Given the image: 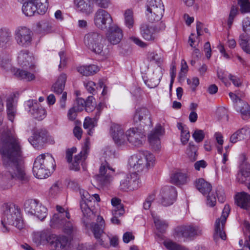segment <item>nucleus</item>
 <instances>
[{
  "label": "nucleus",
  "instance_id": "nucleus-23",
  "mask_svg": "<svg viewBox=\"0 0 250 250\" xmlns=\"http://www.w3.org/2000/svg\"><path fill=\"white\" fill-rule=\"evenodd\" d=\"M26 104L29 112L35 119L42 120L46 117L45 109L36 100H29Z\"/></svg>",
  "mask_w": 250,
  "mask_h": 250
},
{
  "label": "nucleus",
  "instance_id": "nucleus-1",
  "mask_svg": "<svg viewBox=\"0 0 250 250\" xmlns=\"http://www.w3.org/2000/svg\"><path fill=\"white\" fill-rule=\"evenodd\" d=\"M0 153L6 170L3 174L5 180H15L24 184L29 181V176L21 165L23 151L21 141L7 128L0 129Z\"/></svg>",
  "mask_w": 250,
  "mask_h": 250
},
{
  "label": "nucleus",
  "instance_id": "nucleus-55",
  "mask_svg": "<svg viewBox=\"0 0 250 250\" xmlns=\"http://www.w3.org/2000/svg\"><path fill=\"white\" fill-rule=\"evenodd\" d=\"M82 111V107L79 108L74 106L71 108L68 111L67 117L69 120L74 121L77 116V113Z\"/></svg>",
  "mask_w": 250,
  "mask_h": 250
},
{
  "label": "nucleus",
  "instance_id": "nucleus-53",
  "mask_svg": "<svg viewBox=\"0 0 250 250\" xmlns=\"http://www.w3.org/2000/svg\"><path fill=\"white\" fill-rule=\"evenodd\" d=\"M245 131L244 129H241L236 131L230 137V142L232 143H235L239 141L244 139L245 135L244 132Z\"/></svg>",
  "mask_w": 250,
  "mask_h": 250
},
{
  "label": "nucleus",
  "instance_id": "nucleus-51",
  "mask_svg": "<svg viewBox=\"0 0 250 250\" xmlns=\"http://www.w3.org/2000/svg\"><path fill=\"white\" fill-rule=\"evenodd\" d=\"M86 158H84L83 155V152H81L78 155H76L74 160L72 162L70 168L75 171L80 169V164L82 160H84Z\"/></svg>",
  "mask_w": 250,
  "mask_h": 250
},
{
  "label": "nucleus",
  "instance_id": "nucleus-29",
  "mask_svg": "<svg viewBox=\"0 0 250 250\" xmlns=\"http://www.w3.org/2000/svg\"><path fill=\"white\" fill-rule=\"evenodd\" d=\"M140 33L142 37L148 41H154L156 38V28L148 23H142L140 26Z\"/></svg>",
  "mask_w": 250,
  "mask_h": 250
},
{
  "label": "nucleus",
  "instance_id": "nucleus-27",
  "mask_svg": "<svg viewBox=\"0 0 250 250\" xmlns=\"http://www.w3.org/2000/svg\"><path fill=\"white\" fill-rule=\"evenodd\" d=\"M123 37V32L117 25L113 24L108 27L106 38L108 41L112 44H117L122 40Z\"/></svg>",
  "mask_w": 250,
  "mask_h": 250
},
{
  "label": "nucleus",
  "instance_id": "nucleus-49",
  "mask_svg": "<svg viewBox=\"0 0 250 250\" xmlns=\"http://www.w3.org/2000/svg\"><path fill=\"white\" fill-rule=\"evenodd\" d=\"M163 245L168 250H185V248L169 239L163 242Z\"/></svg>",
  "mask_w": 250,
  "mask_h": 250
},
{
  "label": "nucleus",
  "instance_id": "nucleus-43",
  "mask_svg": "<svg viewBox=\"0 0 250 250\" xmlns=\"http://www.w3.org/2000/svg\"><path fill=\"white\" fill-rule=\"evenodd\" d=\"M178 128L181 130V141L183 145H185L188 141L190 137L189 131L185 125H183L182 123L177 124Z\"/></svg>",
  "mask_w": 250,
  "mask_h": 250
},
{
  "label": "nucleus",
  "instance_id": "nucleus-2",
  "mask_svg": "<svg viewBox=\"0 0 250 250\" xmlns=\"http://www.w3.org/2000/svg\"><path fill=\"white\" fill-rule=\"evenodd\" d=\"M97 222L92 223L90 225V229L96 240L97 244L104 248H108L109 241L110 246L116 247L118 245V238L117 236L110 238L104 232L105 222L103 218L101 216H98Z\"/></svg>",
  "mask_w": 250,
  "mask_h": 250
},
{
  "label": "nucleus",
  "instance_id": "nucleus-24",
  "mask_svg": "<svg viewBox=\"0 0 250 250\" xmlns=\"http://www.w3.org/2000/svg\"><path fill=\"white\" fill-rule=\"evenodd\" d=\"M164 130L160 125H157L148 135V140L152 148L158 151L161 148L160 136L163 134Z\"/></svg>",
  "mask_w": 250,
  "mask_h": 250
},
{
  "label": "nucleus",
  "instance_id": "nucleus-26",
  "mask_svg": "<svg viewBox=\"0 0 250 250\" xmlns=\"http://www.w3.org/2000/svg\"><path fill=\"white\" fill-rule=\"evenodd\" d=\"M18 62L20 66L25 68L33 69L34 66V58L27 50H21L18 56Z\"/></svg>",
  "mask_w": 250,
  "mask_h": 250
},
{
  "label": "nucleus",
  "instance_id": "nucleus-60",
  "mask_svg": "<svg viewBox=\"0 0 250 250\" xmlns=\"http://www.w3.org/2000/svg\"><path fill=\"white\" fill-rule=\"evenodd\" d=\"M242 30L244 34L250 36V18H246L242 21Z\"/></svg>",
  "mask_w": 250,
  "mask_h": 250
},
{
  "label": "nucleus",
  "instance_id": "nucleus-7",
  "mask_svg": "<svg viewBox=\"0 0 250 250\" xmlns=\"http://www.w3.org/2000/svg\"><path fill=\"white\" fill-rule=\"evenodd\" d=\"M103 37L97 31H91L84 37L83 43L85 46L92 52L101 54L103 51Z\"/></svg>",
  "mask_w": 250,
  "mask_h": 250
},
{
  "label": "nucleus",
  "instance_id": "nucleus-16",
  "mask_svg": "<svg viewBox=\"0 0 250 250\" xmlns=\"http://www.w3.org/2000/svg\"><path fill=\"white\" fill-rule=\"evenodd\" d=\"M47 246L50 250L66 249L70 243V240L64 235H56L51 233Z\"/></svg>",
  "mask_w": 250,
  "mask_h": 250
},
{
  "label": "nucleus",
  "instance_id": "nucleus-17",
  "mask_svg": "<svg viewBox=\"0 0 250 250\" xmlns=\"http://www.w3.org/2000/svg\"><path fill=\"white\" fill-rule=\"evenodd\" d=\"M94 21L98 28L104 30L112 26L111 24L113 21L111 15L107 11L100 9L94 14Z\"/></svg>",
  "mask_w": 250,
  "mask_h": 250
},
{
  "label": "nucleus",
  "instance_id": "nucleus-15",
  "mask_svg": "<svg viewBox=\"0 0 250 250\" xmlns=\"http://www.w3.org/2000/svg\"><path fill=\"white\" fill-rule=\"evenodd\" d=\"M141 186L139 176L136 172L127 174L120 181V188L125 191L137 189Z\"/></svg>",
  "mask_w": 250,
  "mask_h": 250
},
{
  "label": "nucleus",
  "instance_id": "nucleus-62",
  "mask_svg": "<svg viewBox=\"0 0 250 250\" xmlns=\"http://www.w3.org/2000/svg\"><path fill=\"white\" fill-rule=\"evenodd\" d=\"M187 83L190 86L193 91H194L196 87L199 84V79L197 77L192 78L191 79H188Z\"/></svg>",
  "mask_w": 250,
  "mask_h": 250
},
{
  "label": "nucleus",
  "instance_id": "nucleus-5",
  "mask_svg": "<svg viewBox=\"0 0 250 250\" xmlns=\"http://www.w3.org/2000/svg\"><path fill=\"white\" fill-rule=\"evenodd\" d=\"M155 160L153 154L146 151L132 155L128 163L134 170L139 172L153 166Z\"/></svg>",
  "mask_w": 250,
  "mask_h": 250
},
{
  "label": "nucleus",
  "instance_id": "nucleus-40",
  "mask_svg": "<svg viewBox=\"0 0 250 250\" xmlns=\"http://www.w3.org/2000/svg\"><path fill=\"white\" fill-rule=\"evenodd\" d=\"M239 44L245 53L250 54V37L248 35L241 34L239 38Z\"/></svg>",
  "mask_w": 250,
  "mask_h": 250
},
{
  "label": "nucleus",
  "instance_id": "nucleus-50",
  "mask_svg": "<svg viewBox=\"0 0 250 250\" xmlns=\"http://www.w3.org/2000/svg\"><path fill=\"white\" fill-rule=\"evenodd\" d=\"M125 23L128 28H131L134 24L133 11L131 9L125 10L124 13Z\"/></svg>",
  "mask_w": 250,
  "mask_h": 250
},
{
  "label": "nucleus",
  "instance_id": "nucleus-56",
  "mask_svg": "<svg viewBox=\"0 0 250 250\" xmlns=\"http://www.w3.org/2000/svg\"><path fill=\"white\" fill-rule=\"evenodd\" d=\"M149 60L150 62H154L159 67H161L163 62V59L161 56L154 52L150 54Z\"/></svg>",
  "mask_w": 250,
  "mask_h": 250
},
{
  "label": "nucleus",
  "instance_id": "nucleus-12",
  "mask_svg": "<svg viewBox=\"0 0 250 250\" xmlns=\"http://www.w3.org/2000/svg\"><path fill=\"white\" fill-rule=\"evenodd\" d=\"M25 211L29 214L34 215L41 220L47 216V208L36 199H28L25 201Z\"/></svg>",
  "mask_w": 250,
  "mask_h": 250
},
{
  "label": "nucleus",
  "instance_id": "nucleus-35",
  "mask_svg": "<svg viewBox=\"0 0 250 250\" xmlns=\"http://www.w3.org/2000/svg\"><path fill=\"white\" fill-rule=\"evenodd\" d=\"M11 73L16 78L27 82H30L36 78L35 75L33 73L20 68L12 69Z\"/></svg>",
  "mask_w": 250,
  "mask_h": 250
},
{
  "label": "nucleus",
  "instance_id": "nucleus-47",
  "mask_svg": "<svg viewBox=\"0 0 250 250\" xmlns=\"http://www.w3.org/2000/svg\"><path fill=\"white\" fill-rule=\"evenodd\" d=\"M12 206L5 204L3 206V213L2 218L4 219L3 221H6L8 225L15 224V221L12 220L13 213L9 212V209H11Z\"/></svg>",
  "mask_w": 250,
  "mask_h": 250
},
{
  "label": "nucleus",
  "instance_id": "nucleus-10",
  "mask_svg": "<svg viewBox=\"0 0 250 250\" xmlns=\"http://www.w3.org/2000/svg\"><path fill=\"white\" fill-rule=\"evenodd\" d=\"M22 11L26 16H32L36 13L42 15L47 10V0L37 1H24L22 2Z\"/></svg>",
  "mask_w": 250,
  "mask_h": 250
},
{
  "label": "nucleus",
  "instance_id": "nucleus-41",
  "mask_svg": "<svg viewBox=\"0 0 250 250\" xmlns=\"http://www.w3.org/2000/svg\"><path fill=\"white\" fill-rule=\"evenodd\" d=\"M99 68L95 65H83L78 68V71L83 76L93 75L99 71Z\"/></svg>",
  "mask_w": 250,
  "mask_h": 250
},
{
  "label": "nucleus",
  "instance_id": "nucleus-4",
  "mask_svg": "<svg viewBox=\"0 0 250 250\" xmlns=\"http://www.w3.org/2000/svg\"><path fill=\"white\" fill-rule=\"evenodd\" d=\"M55 162L52 156L48 153L42 154L35 159L33 167V172L38 179L48 177L50 170H54Z\"/></svg>",
  "mask_w": 250,
  "mask_h": 250
},
{
  "label": "nucleus",
  "instance_id": "nucleus-59",
  "mask_svg": "<svg viewBox=\"0 0 250 250\" xmlns=\"http://www.w3.org/2000/svg\"><path fill=\"white\" fill-rule=\"evenodd\" d=\"M155 196L156 195L154 192L148 195L143 204V207L144 209H149L151 203L154 201L155 199Z\"/></svg>",
  "mask_w": 250,
  "mask_h": 250
},
{
  "label": "nucleus",
  "instance_id": "nucleus-54",
  "mask_svg": "<svg viewBox=\"0 0 250 250\" xmlns=\"http://www.w3.org/2000/svg\"><path fill=\"white\" fill-rule=\"evenodd\" d=\"M238 3L240 7L242 13H250V1L249 0H238Z\"/></svg>",
  "mask_w": 250,
  "mask_h": 250
},
{
  "label": "nucleus",
  "instance_id": "nucleus-57",
  "mask_svg": "<svg viewBox=\"0 0 250 250\" xmlns=\"http://www.w3.org/2000/svg\"><path fill=\"white\" fill-rule=\"evenodd\" d=\"M238 13V8L233 6L230 10L229 17L228 20V25L230 28L233 22V20Z\"/></svg>",
  "mask_w": 250,
  "mask_h": 250
},
{
  "label": "nucleus",
  "instance_id": "nucleus-13",
  "mask_svg": "<svg viewBox=\"0 0 250 250\" xmlns=\"http://www.w3.org/2000/svg\"><path fill=\"white\" fill-rule=\"evenodd\" d=\"M196 188L204 195H208L207 197V204L211 207H214L216 204V198L215 194L210 193L212 189V186L210 183L206 181L203 178H199L196 180L195 183Z\"/></svg>",
  "mask_w": 250,
  "mask_h": 250
},
{
  "label": "nucleus",
  "instance_id": "nucleus-64",
  "mask_svg": "<svg viewBox=\"0 0 250 250\" xmlns=\"http://www.w3.org/2000/svg\"><path fill=\"white\" fill-rule=\"evenodd\" d=\"M60 191V188L58 182L54 183L50 188L49 193L52 196L57 195Z\"/></svg>",
  "mask_w": 250,
  "mask_h": 250
},
{
  "label": "nucleus",
  "instance_id": "nucleus-44",
  "mask_svg": "<svg viewBox=\"0 0 250 250\" xmlns=\"http://www.w3.org/2000/svg\"><path fill=\"white\" fill-rule=\"evenodd\" d=\"M100 114V110L97 109V112H96V116H98V117H95L94 118H86L85 119V120L83 123V127L84 128H88L89 129V130L88 132V133L89 135H91V130L93 129L95 126V123L98 120V118Z\"/></svg>",
  "mask_w": 250,
  "mask_h": 250
},
{
  "label": "nucleus",
  "instance_id": "nucleus-52",
  "mask_svg": "<svg viewBox=\"0 0 250 250\" xmlns=\"http://www.w3.org/2000/svg\"><path fill=\"white\" fill-rule=\"evenodd\" d=\"M197 147L192 143L189 144L188 147L187 149L186 153L190 160L194 161L197 158Z\"/></svg>",
  "mask_w": 250,
  "mask_h": 250
},
{
  "label": "nucleus",
  "instance_id": "nucleus-3",
  "mask_svg": "<svg viewBox=\"0 0 250 250\" xmlns=\"http://www.w3.org/2000/svg\"><path fill=\"white\" fill-rule=\"evenodd\" d=\"M58 213H55L50 220V226L53 228H62L63 232L68 235L74 234L76 228L70 221L69 212L62 207L57 205Z\"/></svg>",
  "mask_w": 250,
  "mask_h": 250
},
{
  "label": "nucleus",
  "instance_id": "nucleus-39",
  "mask_svg": "<svg viewBox=\"0 0 250 250\" xmlns=\"http://www.w3.org/2000/svg\"><path fill=\"white\" fill-rule=\"evenodd\" d=\"M66 80V76L62 74L58 78L57 82L52 85V91L57 94H61L63 92Z\"/></svg>",
  "mask_w": 250,
  "mask_h": 250
},
{
  "label": "nucleus",
  "instance_id": "nucleus-22",
  "mask_svg": "<svg viewBox=\"0 0 250 250\" xmlns=\"http://www.w3.org/2000/svg\"><path fill=\"white\" fill-rule=\"evenodd\" d=\"M47 141V131L42 128L36 129L33 133V136L28 139V141L37 149L42 147Z\"/></svg>",
  "mask_w": 250,
  "mask_h": 250
},
{
  "label": "nucleus",
  "instance_id": "nucleus-6",
  "mask_svg": "<svg viewBox=\"0 0 250 250\" xmlns=\"http://www.w3.org/2000/svg\"><path fill=\"white\" fill-rule=\"evenodd\" d=\"M81 201L80 206L83 215L84 217L91 219L94 216L93 212V202L92 199H94L97 202L100 201V198L98 194L91 195L87 191L83 189L80 190Z\"/></svg>",
  "mask_w": 250,
  "mask_h": 250
},
{
  "label": "nucleus",
  "instance_id": "nucleus-9",
  "mask_svg": "<svg viewBox=\"0 0 250 250\" xmlns=\"http://www.w3.org/2000/svg\"><path fill=\"white\" fill-rule=\"evenodd\" d=\"M146 7L148 20L151 22L160 21L164 12V6L161 0H147Z\"/></svg>",
  "mask_w": 250,
  "mask_h": 250
},
{
  "label": "nucleus",
  "instance_id": "nucleus-25",
  "mask_svg": "<svg viewBox=\"0 0 250 250\" xmlns=\"http://www.w3.org/2000/svg\"><path fill=\"white\" fill-rule=\"evenodd\" d=\"M126 137L128 141L135 146H140L143 144L145 135L137 128H132L126 132Z\"/></svg>",
  "mask_w": 250,
  "mask_h": 250
},
{
  "label": "nucleus",
  "instance_id": "nucleus-32",
  "mask_svg": "<svg viewBox=\"0 0 250 250\" xmlns=\"http://www.w3.org/2000/svg\"><path fill=\"white\" fill-rule=\"evenodd\" d=\"M235 202L242 208L248 209L250 208V195L245 192H238L235 196Z\"/></svg>",
  "mask_w": 250,
  "mask_h": 250
},
{
  "label": "nucleus",
  "instance_id": "nucleus-11",
  "mask_svg": "<svg viewBox=\"0 0 250 250\" xmlns=\"http://www.w3.org/2000/svg\"><path fill=\"white\" fill-rule=\"evenodd\" d=\"M33 35L30 28L25 26H20L15 30V39L20 46L26 48L31 45Z\"/></svg>",
  "mask_w": 250,
  "mask_h": 250
},
{
  "label": "nucleus",
  "instance_id": "nucleus-28",
  "mask_svg": "<svg viewBox=\"0 0 250 250\" xmlns=\"http://www.w3.org/2000/svg\"><path fill=\"white\" fill-rule=\"evenodd\" d=\"M110 133L115 143L121 145L125 142L126 135L124 134V130L119 125L114 124L111 126Z\"/></svg>",
  "mask_w": 250,
  "mask_h": 250
},
{
  "label": "nucleus",
  "instance_id": "nucleus-58",
  "mask_svg": "<svg viewBox=\"0 0 250 250\" xmlns=\"http://www.w3.org/2000/svg\"><path fill=\"white\" fill-rule=\"evenodd\" d=\"M94 98L92 96H89L87 97L85 102V110L87 112H89L92 110L95 107Z\"/></svg>",
  "mask_w": 250,
  "mask_h": 250
},
{
  "label": "nucleus",
  "instance_id": "nucleus-21",
  "mask_svg": "<svg viewBox=\"0 0 250 250\" xmlns=\"http://www.w3.org/2000/svg\"><path fill=\"white\" fill-rule=\"evenodd\" d=\"M176 189L173 187L166 186L161 190V203L163 206L167 207L172 205L176 197Z\"/></svg>",
  "mask_w": 250,
  "mask_h": 250
},
{
  "label": "nucleus",
  "instance_id": "nucleus-37",
  "mask_svg": "<svg viewBox=\"0 0 250 250\" xmlns=\"http://www.w3.org/2000/svg\"><path fill=\"white\" fill-rule=\"evenodd\" d=\"M37 26L40 33L46 34L55 31V24L51 21L43 20L38 23Z\"/></svg>",
  "mask_w": 250,
  "mask_h": 250
},
{
  "label": "nucleus",
  "instance_id": "nucleus-18",
  "mask_svg": "<svg viewBox=\"0 0 250 250\" xmlns=\"http://www.w3.org/2000/svg\"><path fill=\"white\" fill-rule=\"evenodd\" d=\"M133 121L136 124H139L142 127L145 125L151 126L152 122L149 111L145 107L138 108L134 113Z\"/></svg>",
  "mask_w": 250,
  "mask_h": 250
},
{
  "label": "nucleus",
  "instance_id": "nucleus-36",
  "mask_svg": "<svg viewBox=\"0 0 250 250\" xmlns=\"http://www.w3.org/2000/svg\"><path fill=\"white\" fill-rule=\"evenodd\" d=\"M8 211L13 213L12 220L15 221V224L11 225L14 226L19 229H22L23 228V222L20 210L15 206H12Z\"/></svg>",
  "mask_w": 250,
  "mask_h": 250
},
{
  "label": "nucleus",
  "instance_id": "nucleus-31",
  "mask_svg": "<svg viewBox=\"0 0 250 250\" xmlns=\"http://www.w3.org/2000/svg\"><path fill=\"white\" fill-rule=\"evenodd\" d=\"M236 110L241 114L243 120H247L250 118V105L246 102L238 99L234 104Z\"/></svg>",
  "mask_w": 250,
  "mask_h": 250
},
{
  "label": "nucleus",
  "instance_id": "nucleus-30",
  "mask_svg": "<svg viewBox=\"0 0 250 250\" xmlns=\"http://www.w3.org/2000/svg\"><path fill=\"white\" fill-rule=\"evenodd\" d=\"M74 2L77 11L87 15L93 12L91 0H74Z\"/></svg>",
  "mask_w": 250,
  "mask_h": 250
},
{
  "label": "nucleus",
  "instance_id": "nucleus-8",
  "mask_svg": "<svg viewBox=\"0 0 250 250\" xmlns=\"http://www.w3.org/2000/svg\"><path fill=\"white\" fill-rule=\"evenodd\" d=\"M202 234V229L193 225H181L174 229L173 236L176 239H193Z\"/></svg>",
  "mask_w": 250,
  "mask_h": 250
},
{
  "label": "nucleus",
  "instance_id": "nucleus-45",
  "mask_svg": "<svg viewBox=\"0 0 250 250\" xmlns=\"http://www.w3.org/2000/svg\"><path fill=\"white\" fill-rule=\"evenodd\" d=\"M154 222L156 229L161 232H164L168 227L167 222L161 219L158 216H154L152 214Z\"/></svg>",
  "mask_w": 250,
  "mask_h": 250
},
{
  "label": "nucleus",
  "instance_id": "nucleus-20",
  "mask_svg": "<svg viewBox=\"0 0 250 250\" xmlns=\"http://www.w3.org/2000/svg\"><path fill=\"white\" fill-rule=\"evenodd\" d=\"M114 172V170L108 164H102L99 169V173L96 176V179L102 186H106L112 180Z\"/></svg>",
  "mask_w": 250,
  "mask_h": 250
},
{
  "label": "nucleus",
  "instance_id": "nucleus-63",
  "mask_svg": "<svg viewBox=\"0 0 250 250\" xmlns=\"http://www.w3.org/2000/svg\"><path fill=\"white\" fill-rule=\"evenodd\" d=\"M77 148L75 147H73L71 148H68L66 151V159L67 162L69 163L72 162L73 154L76 152Z\"/></svg>",
  "mask_w": 250,
  "mask_h": 250
},
{
  "label": "nucleus",
  "instance_id": "nucleus-14",
  "mask_svg": "<svg viewBox=\"0 0 250 250\" xmlns=\"http://www.w3.org/2000/svg\"><path fill=\"white\" fill-rule=\"evenodd\" d=\"M229 206L228 205H226L221 217L216 219L215 221L213 239L216 242H217L219 237L222 240H225L226 238V235L223 230V228L229 216Z\"/></svg>",
  "mask_w": 250,
  "mask_h": 250
},
{
  "label": "nucleus",
  "instance_id": "nucleus-19",
  "mask_svg": "<svg viewBox=\"0 0 250 250\" xmlns=\"http://www.w3.org/2000/svg\"><path fill=\"white\" fill-rule=\"evenodd\" d=\"M239 163V170L237 179L239 183H244L250 176V164L247 162V158L245 154L240 155Z\"/></svg>",
  "mask_w": 250,
  "mask_h": 250
},
{
  "label": "nucleus",
  "instance_id": "nucleus-42",
  "mask_svg": "<svg viewBox=\"0 0 250 250\" xmlns=\"http://www.w3.org/2000/svg\"><path fill=\"white\" fill-rule=\"evenodd\" d=\"M111 204L113 206L112 212L114 214H124L125 213V209L123 205L121 203V200L117 198H113L111 201Z\"/></svg>",
  "mask_w": 250,
  "mask_h": 250
},
{
  "label": "nucleus",
  "instance_id": "nucleus-48",
  "mask_svg": "<svg viewBox=\"0 0 250 250\" xmlns=\"http://www.w3.org/2000/svg\"><path fill=\"white\" fill-rule=\"evenodd\" d=\"M13 99L11 98L7 99L6 101L7 112L8 119L13 122L14 119L16 110L13 104Z\"/></svg>",
  "mask_w": 250,
  "mask_h": 250
},
{
  "label": "nucleus",
  "instance_id": "nucleus-33",
  "mask_svg": "<svg viewBox=\"0 0 250 250\" xmlns=\"http://www.w3.org/2000/svg\"><path fill=\"white\" fill-rule=\"evenodd\" d=\"M51 232L48 229L35 232L33 236V242L38 246L47 245Z\"/></svg>",
  "mask_w": 250,
  "mask_h": 250
},
{
  "label": "nucleus",
  "instance_id": "nucleus-61",
  "mask_svg": "<svg viewBox=\"0 0 250 250\" xmlns=\"http://www.w3.org/2000/svg\"><path fill=\"white\" fill-rule=\"evenodd\" d=\"M192 136L196 142L199 143L203 140L205 134L203 130H196L192 134Z\"/></svg>",
  "mask_w": 250,
  "mask_h": 250
},
{
  "label": "nucleus",
  "instance_id": "nucleus-46",
  "mask_svg": "<svg viewBox=\"0 0 250 250\" xmlns=\"http://www.w3.org/2000/svg\"><path fill=\"white\" fill-rule=\"evenodd\" d=\"M0 66L6 71L10 70L11 72L12 69L15 68L12 67L9 56L3 54L0 55Z\"/></svg>",
  "mask_w": 250,
  "mask_h": 250
},
{
  "label": "nucleus",
  "instance_id": "nucleus-34",
  "mask_svg": "<svg viewBox=\"0 0 250 250\" xmlns=\"http://www.w3.org/2000/svg\"><path fill=\"white\" fill-rule=\"evenodd\" d=\"M13 42L11 32L7 29H0V47L5 48L10 46Z\"/></svg>",
  "mask_w": 250,
  "mask_h": 250
},
{
  "label": "nucleus",
  "instance_id": "nucleus-38",
  "mask_svg": "<svg viewBox=\"0 0 250 250\" xmlns=\"http://www.w3.org/2000/svg\"><path fill=\"white\" fill-rule=\"evenodd\" d=\"M188 181L189 178L187 174L181 172L174 173L170 177L171 183L176 186L186 184Z\"/></svg>",
  "mask_w": 250,
  "mask_h": 250
}]
</instances>
